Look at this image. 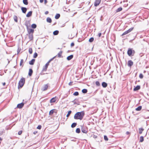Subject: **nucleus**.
<instances>
[{
    "label": "nucleus",
    "mask_w": 149,
    "mask_h": 149,
    "mask_svg": "<svg viewBox=\"0 0 149 149\" xmlns=\"http://www.w3.org/2000/svg\"><path fill=\"white\" fill-rule=\"evenodd\" d=\"M85 115L84 112L83 111L77 113L74 115V118L75 119L82 120Z\"/></svg>",
    "instance_id": "obj_1"
},
{
    "label": "nucleus",
    "mask_w": 149,
    "mask_h": 149,
    "mask_svg": "<svg viewBox=\"0 0 149 149\" xmlns=\"http://www.w3.org/2000/svg\"><path fill=\"white\" fill-rule=\"evenodd\" d=\"M25 79L24 78H22L19 82L18 88H21L24 85L25 83Z\"/></svg>",
    "instance_id": "obj_2"
},
{
    "label": "nucleus",
    "mask_w": 149,
    "mask_h": 149,
    "mask_svg": "<svg viewBox=\"0 0 149 149\" xmlns=\"http://www.w3.org/2000/svg\"><path fill=\"white\" fill-rule=\"evenodd\" d=\"M55 56H54L50 60H49L46 64L45 65V66L43 69V70L45 71L47 70V68L48 67V66L49 65V63L52 61L55 58Z\"/></svg>",
    "instance_id": "obj_3"
},
{
    "label": "nucleus",
    "mask_w": 149,
    "mask_h": 149,
    "mask_svg": "<svg viewBox=\"0 0 149 149\" xmlns=\"http://www.w3.org/2000/svg\"><path fill=\"white\" fill-rule=\"evenodd\" d=\"M81 131L84 133L86 134L88 132V129L86 127H83L81 128Z\"/></svg>",
    "instance_id": "obj_4"
},
{
    "label": "nucleus",
    "mask_w": 149,
    "mask_h": 149,
    "mask_svg": "<svg viewBox=\"0 0 149 149\" xmlns=\"http://www.w3.org/2000/svg\"><path fill=\"white\" fill-rule=\"evenodd\" d=\"M133 27L131 28L130 29H129L127 31H125L124 33H123L122 35V36H124L125 35L128 33L130 32L133 29Z\"/></svg>",
    "instance_id": "obj_5"
},
{
    "label": "nucleus",
    "mask_w": 149,
    "mask_h": 149,
    "mask_svg": "<svg viewBox=\"0 0 149 149\" xmlns=\"http://www.w3.org/2000/svg\"><path fill=\"white\" fill-rule=\"evenodd\" d=\"M127 53L128 55L130 56L133 53H135V52L134 50H132L131 49H129L128 50Z\"/></svg>",
    "instance_id": "obj_6"
},
{
    "label": "nucleus",
    "mask_w": 149,
    "mask_h": 149,
    "mask_svg": "<svg viewBox=\"0 0 149 149\" xmlns=\"http://www.w3.org/2000/svg\"><path fill=\"white\" fill-rule=\"evenodd\" d=\"M30 28H27L28 33V34H33L34 31V30Z\"/></svg>",
    "instance_id": "obj_7"
},
{
    "label": "nucleus",
    "mask_w": 149,
    "mask_h": 149,
    "mask_svg": "<svg viewBox=\"0 0 149 149\" xmlns=\"http://www.w3.org/2000/svg\"><path fill=\"white\" fill-rule=\"evenodd\" d=\"M25 25L26 27V28H30V23L29 21L26 20L25 22Z\"/></svg>",
    "instance_id": "obj_8"
},
{
    "label": "nucleus",
    "mask_w": 149,
    "mask_h": 149,
    "mask_svg": "<svg viewBox=\"0 0 149 149\" xmlns=\"http://www.w3.org/2000/svg\"><path fill=\"white\" fill-rule=\"evenodd\" d=\"M101 0H96L94 3V6H97L99 5Z\"/></svg>",
    "instance_id": "obj_9"
},
{
    "label": "nucleus",
    "mask_w": 149,
    "mask_h": 149,
    "mask_svg": "<svg viewBox=\"0 0 149 149\" xmlns=\"http://www.w3.org/2000/svg\"><path fill=\"white\" fill-rule=\"evenodd\" d=\"M133 64V62L131 60H129L128 61L127 65L130 67H131Z\"/></svg>",
    "instance_id": "obj_10"
},
{
    "label": "nucleus",
    "mask_w": 149,
    "mask_h": 149,
    "mask_svg": "<svg viewBox=\"0 0 149 149\" xmlns=\"http://www.w3.org/2000/svg\"><path fill=\"white\" fill-rule=\"evenodd\" d=\"M24 105V103H23L22 102L20 104H18L17 106V107L18 108L20 109L22 108L23 107Z\"/></svg>",
    "instance_id": "obj_11"
},
{
    "label": "nucleus",
    "mask_w": 149,
    "mask_h": 149,
    "mask_svg": "<svg viewBox=\"0 0 149 149\" xmlns=\"http://www.w3.org/2000/svg\"><path fill=\"white\" fill-rule=\"evenodd\" d=\"M48 87V86L47 85L45 84L43 87L42 90V91H45L47 89Z\"/></svg>",
    "instance_id": "obj_12"
},
{
    "label": "nucleus",
    "mask_w": 149,
    "mask_h": 149,
    "mask_svg": "<svg viewBox=\"0 0 149 149\" xmlns=\"http://www.w3.org/2000/svg\"><path fill=\"white\" fill-rule=\"evenodd\" d=\"M21 10L23 13H25L27 10V8L25 7H22Z\"/></svg>",
    "instance_id": "obj_13"
},
{
    "label": "nucleus",
    "mask_w": 149,
    "mask_h": 149,
    "mask_svg": "<svg viewBox=\"0 0 149 149\" xmlns=\"http://www.w3.org/2000/svg\"><path fill=\"white\" fill-rule=\"evenodd\" d=\"M30 40H33V34H28Z\"/></svg>",
    "instance_id": "obj_14"
},
{
    "label": "nucleus",
    "mask_w": 149,
    "mask_h": 149,
    "mask_svg": "<svg viewBox=\"0 0 149 149\" xmlns=\"http://www.w3.org/2000/svg\"><path fill=\"white\" fill-rule=\"evenodd\" d=\"M35 61V59H32L31 61H30L29 62V64L31 65H33Z\"/></svg>",
    "instance_id": "obj_15"
},
{
    "label": "nucleus",
    "mask_w": 149,
    "mask_h": 149,
    "mask_svg": "<svg viewBox=\"0 0 149 149\" xmlns=\"http://www.w3.org/2000/svg\"><path fill=\"white\" fill-rule=\"evenodd\" d=\"M32 14V11H30L26 15V17H29L31 16Z\"/></svg>",
    "instance_id": "obj_16"
},
{
    "label": "nucleus",
    "mask_w": 149,
    "mask_h": 149,
    "mask_svg": "<svg viewBox=\"0 0 149 149\" xmlns=\"http://www.w3.org/2000/svg\"><path fill=\"white\" fill-rule=\"evenodd\" d=\"M73 57V55H71L70 56L67 57V59L68 61H70L71 60Z\"/></svg>",
    "instance_id": "obj_17"
},
{
    "label": "nucleus",
    "mask_w": 149,
    "mask_h": 149,
    "mask_svg": "<svg viewBox=\"0 0 149 149\" xmlns=\"http://www.w3.org/2000/svg\"><path fill=\"white\" fill-rule=\"evenodd\" d=\"M102 86L103 88H106L107 86V84L105 82H103L102 83Z\"/></svg>",
    "instance_id": "obj_18"
},
{
    "label": "nucleus",
    "mask_w": 149,
    "mask_h": 149,
    "mask_svg": "<svg viewBox=\"0 0 149 149\" xmlns=\"http://www.w3.org/2000/svg\"><path fill=\"white\" fill-rule=\"evenodd\" d=\"M33 71L32 69H29V72L28 74L30 76H31L32 75V74L33 73Z\"/></svg>",
    "instance_id": "obj_19"
},
{
    "label": "nucleus",
    "mask_w": 149,
    "mask_h": 149,
    "mask_svg": "<svg viewBox=\"0 0 149 149\" xmlns=\"http://www.w3.org/2000/svg\"><path fill=\"white\" fill-rule=\"evenodd\" d=\"M140 88V86H137L134 89V91H136L139 90Z\"/></svg>",
    "instance_id": "obj_20"
},
{
    "label": "nucleus",
    "mask_w": 149,
    "mask_h": 149,
    "mask_svg": "<svg viewBox=\"0 0 149 149\" xmlns=\"http://www.w3.org/2000/svg\"><path fill=\"white\" fill-rule=\"evenodd\" d=\"M56 101V99H55V98L53 97L50 100V103H54Z\"/></svg>",
    "instance_id": "obj_21"
},
{
    "label": "nucleus",
    "mask_w": 149,
    "mask_h": 149,
    "mask_svg": "<svg viewBox=\"0 0 149 149\" xmlns=\"http://www.w3.org/2000/svg\"><path fill=\"white\" fill-rule=\"evenodd\" d=\"M47 22L49 23H51L52 22V20L51 18L50 17H48L46 19Z\"/></svg>",
    "instance_id": "obj_22"
},
{
    "label": "nucleus",
    "mask_w": 149,
    "mask_h": 149,
    "mask_svg": "<svg viewBox=\"0 0 149 149\" xmlns=\"http://www.w3.org/2000/svg\"><path fill=\"white\" fill-rule=\"evenodd\" d=\"M62 53V51H60L58 54L56 56H58V57L60 58L61 57V55Z\"/></svg>",
    "instance_id": "obj_23"
},
{
    "label": "nucleus",
    "mask_w": 149,
    "mask_h": 149,
    "mask_svg": "<svg viewBox=\"0 0 149 149\" xmlns=\"http://www.w3.org/2000/svg\"><path fill=\"white\" fill-rule=\"evenodd\" d=\"M139 133L141 134H142L143 131L144 130V129L142 128H139Z\"/></svg>",
    "instance_id": "obj_24"
},
{
    "label": "nucleus",
    "mask_w": 149,
    "mask_h": 149,
    "mask_svg": "<svg viewBox=\"0 0 149 149\" xmlns=\"http://www.w3.org/2000/svg\"><path fill=\"white\" fill-rule=\"evenodd\" d=\"M59 33V31L58 30H56L54 31L53 33V34L54 35H57Z\"/></svg>",
    "instance_id": "obj_25"
},
{
    "label": "nucleus",
    "mask_w": 149,
    "mask_h": 149,
    "mask_svg": "<svg viewBox=\"0 0 149 149\" xmlns=\"http://www.w3.org/2000/svg\"><path fill=\"white\" fill-rule=\"evenodd\" d=\"M144 140V138L143 136H141L139 138V141L142 142Z\"/></svg>",
    "instance_id": "obj_26"
},
{
    "label": "nucleus",
    "mask_w": 149,
    "mask_h": 149,
    "mask_svg": "<svg viewBox=\"0 0 149 149\" xmlns=\"http://www.w3.org/2000/svg\"><path fill=\"white\" fill-rule=\"evenodd\" d=\"M60 15L59 14H57L55 16V18L56 19H58L60 17Z\"/></svg>",
    "instance_id": "obj_27"
},
{
    "label": "nucleus",
    "mask_w": 149,
    "mask_h": 149,
    "mask_svg": "<svg viewBox=\"0 0 149 149\" xmlns=\"http://www.w3.org/2000/svg\"><path fill=\"white\" fill-rule=\"evenodd\" d=\"M141 108L142 107L141 106H139L136 109V110L137 111H139L141 110Z\"/></svg>",
    "instance_id": "obj_28"
},
{
    "label": "nucleus",
    "mask_w": 149,
    "mask_h": 149,
    "mask_svg": "<svg viewBox=\"0 0 149 149\" xmlns=\"http://www.w3.org/2000/svg\"><path fill=\"white\" fill-rule=\"evenodd\" d=\"M123 9L121 7H120L118 8L116 10V11L117 12H119L121 11Z\"/></svg>",
    "instance_id": "obj_29"
},
{
    "label": "nucleus",
    "mask_w": 149,
    "mask_h": 149,
    "mask_svg": "<svg viewBox=\"0 0 149 149\" xmlns=\"http://www.w3.org/2000/svg\"><path fill=\"white\" fill-rule=\"evenodd\" d=\"M23 3L26 5H27L28 4V0H23Z\"/></svg>",
    "instance_id": "obj_30"
},
{
    "label": "nucleus",
    "mask_w": 149,
    "mask_h": 149,
    "mask_svg": "<svg viewBox=\"0 0 149 149\" xmlns=\"http://www.w3.org/2000/svg\"><path fill=\"white\" fill-rule=\"evenodd\" d=\"M77 125L76 123H73L71 125V127L72 128H73L75 127Z\"/></svg>",
    "instance_id": "obj_31"
},
{
    "label": "nucleus",
    "mask_w": 149,
    "mask_h": 149,
    "mask_svg": "<svg viewBox=\"0 0 149 149\" xmlns=\"http://www.w3.org/2000/svg\"><path fill=\"white\" fill-rule=\"evenodd\" d=\"M82 92L83 93H85L87 92V90L86 89H84L82 90Z\"/></svg>",
    "instance_id": "obj_32"
},
{
    "label": "nucleus",
    "mask_w": 149,
    "mask_h": 149,
    "mask_svg": "<svg viewBox=\"0 0 149 149\" xmlns=\"http://www.w3.org/2000/svg\"><path fill=\"white\" fill-rule=\"evenodd\" d=\"M31 27L32 28L35 29L37 25L35 24H33L31 25Z\"/></svg>",
    "instance_id": "obj_33"
},
{
    "label": "nucleus",
    "mask_w": 149,
    "mask_h": 149,
    "mask_svg": "<svg viewBox=\"0 0 149 149\" xmlns=\"http://www.w3.org/2000/svg\"><path fill=\"white\" fill-rule=\"evenodd\" d=\"M54 110V109H52L50 111H49V114L50 115H52L53 113Z\"/></svg>",
    "instance_id": "obj_34"
},
{
    "label": "nucleus",
    "mask_w": 149,
    "mask_h": 149,
    "mask_svg": "<svg viewBox=\"0 0 149 149\" xmlns=\"http://www.w3.org/2000/svg\"><path fill=\"white\" fill-rule=\"evenodd\" d=\"M94 40V38L93 37H91L89 39V42H91L93 41Z\"/></svg>",
    "instance_id": "obj_35"
},
{
    "label": "nucleus",
    "mask_w": 149,
    "mask_h": 149,
    "mask_svg": "<svg viewBox=\"0 0 149 149\" xmlns=\"http://www.w3.org/2000/svg\"><path fill=\"white\" fill-rule=\"evenodd\" d=\"M76 132L77 133H79L80 132V130L79 128H77L76 129Z\"/></svg>",
    "instance_id": "obj_36"
},
{
    "label": "nucleus",
    "mask_w": 149,
    "mask_h": 149,
    "mask_svg": "<svg viewBox=\"0 0 149 149\" xmlns=\"http://www.w3.org/2000/svg\"><path fill=\"white\" fill-rule=\"evenodd\" d=\"M71 112H72V111H68V114H67V115H66V116L67 117H68L69 116L70 114H71Z\"/></svg>",
    "instance_id": "obj_37"
},
{
    "label": "nucleus",
    "mask_w": 149,
    "mask_h": 149,
    "mask_svg": "<svg viewBox=\"0 0 149 149\" xmlns=\"http://www.w3.org/2000/svg\"><path fill=\"white\" fill-rule=\"evenodd\" d=\"M104 140L106 141H108V139L106 135H104Z\"/></svg>",
    "instance_id": "obj_38"
},
{
    "label": "nucleus",
    "mask_w": 149,
    "mask_h": 149,
    "mask_svg": "<svg viewBox=\"0 0 149 149\" xmlns=\"http://www.w3.org/2000/svg\"><path fill=\"white\" fill-rule=\"evenodd\" d=\"M14 21L16 22H17V17L16 16H14Z\"/></svg>",
    "instance_id": "obj_39"
},
{
    "label": "nucleus",
    "mask_w": 149,
    "mask_h": 149,
    "mask_svg": "<svg viewBox=\"0 0 149 149\" xmlns=\"http://www.w3.org/2000/svg\"><path fill=\"white\" fill-rule=\"evenodd\" d=\"M79 94V93L78 92H75L73 93V95L75 96L78 95Z\"/></svg>",
    "instance_id": "obj_40"
},
{
    "label": "nucleus",
    "mask_w": 149,
    "mask_h": 149,
    "mask_svg": "<svg viewBox=\"0 0 149 149\" xmlns=\"http://www.w3.org/2000/svg\"><path fill=\"white\" fill-rule=\"evenodd\" d=\"M29 51L30 54H31L32 53V48H29Z\"/></svg>",
    "instance_id": "obj_41"
},
{
    "label": "nucleus",
    "mask_w": 149,
    "mask_h": 149,
    "mask_svg": "<svg viewBox=\"0 0 149 149\" xmlns=\"http://www.w3.org/2000/svg\"><path fill=\"white\" fill-rule=\"evenodd\" d=\"M95 84L97 86H100V83L98 81H96L95 82Z\"/></svg>",
    "instance_id": "obj_42"
},
{
    "label": "nucleus",
    "mask_w": 149,
    "mask_h": 149,
    "mask_svg": "<svg viewBox=\"0 0 149 149\" xmlns=\"http://www.w3.org/2000/svg\"><path fill=\"white\" fill-rule=\"evenodd\" d=\"M37 56V53L35 52L33 56V57L34 58H36Z\"/></svg>",
    "instance_id": "obj_43"
},
{
    "label": "nucleus",
    "mask_w": 149,
    "mask_h": 149,
    "mask_svg": "<svg viewBox=\"0 0 149 149\" xmlns=\"http://www.w3.org/2000/svg\"><path fill=\"white\" fill-rule=\"evenodd\" d=\"M24 62V60L23 59H21L20 62V65L21 66L22 65V63H23Z\"/></svg>",
    "instance_id": "obj_44"
},
{
    "label": "nucleus",
    "mask_w": 149,
    "mask_h": 149,
    "mask_svg": "<svg viewBox=\"0 0 149 149\" xmlns=\"http://www.w3.org/2000/svg\"><path fill=\"white\" fill-rule=\"evenodd\" d=\"M139 77L141 79H142L143 77V75L142 74H140L139 75Z\"/></svg>",
    "instance_id": "obj_45"
},
{
    "label": "nucleus",
    "mask_w": 149,
    "mask_h": 149,
    "mask_svg": "<svg viewBox=\"0 0 149 149\" xmlns=\"http://www.w3.org/2000/svg\"><path fill=\"white\" fill-rule=\"evenodd\" d=\"M76 100H74L72 102H74V104H77L76 102V101H75Z\"/></svg>",
    "instance_id": "obj_46"
},
{
    "label": "nucleus",
    "mask_w": 149,
    "mask_h": 149,
    "mask_svg": "<svg viewBox=\"0 0 149 149\" xmlns=\"http://www.w3.org/2000/svg\"><path fill=\"white\" fill-rule=\"evenodd\" d=\"M42 127V126L41 125H38V129H40Z\"/></svg>",
    "instance_id": "obj_47"
},
{
    "label": "nucleus",
    "mask_w": 149,
    "mask_h": 149,
    "mask_svg": "<svg viewBox=\"0 0 149 149\" xmlns=\"http://www.w3.org/2000/svg\"><path fill=\"white\" fill-rule=\"evenodd\" d=\"M22 133V131H19L18 132V134L19 135H21Z\"/></svg>",
    "instance_id": "obj_48"
},
{
    "label": "nucleus",
    "mask_w": 149,
    "mask_h": 149,
    "mask_svg": "<svg viewBox=\"0 0 149 149\" xmlns=\"http://www.w3.org/2000/svg\"><path fill=\"white\" fill-rule=\"evenodd\" d=\"M74 43L73 42H72L71 44V45H70V46L71 47H73V46H74Z\"/></svg>",
    "instance_id": "obj_49"
},
{
    "label": "nucleus",
    "mask_w": 149,
    "mask_h": 149,
    "mask_svg": "<svg viewBox=\"0 0 149 149\" xmlns=\"http://www.w3.org/2000/svg\"><path fill=\"white\" fill-rule=\"evenodd\" d=\"M73 83V82H70L68 84L69 86H72V83Z\"/></svg>",
    "instance_id": "obj_50"
},
{
    "label": "nucleus",
    "mask_w": 149,
    "mask_h": 149,
    "mask_svg": "<svg viewBox=\"0 0 149 149\" xmlns=\"http://www.w3.org/2000/svg\"><path fill=\"white\" fill-rule=\"evenodd\" d=\"M102 35V33H100L98 34V36L99 37H100Z\"/></svg>",
    "instance_id": "obj_51"
},
{
    "label": "nucleus",
    "mask_w": 149,
    "mask_h": 149,
    "mask_svg": "<svg viewBox=\"0 0 149 149\" xmlns=\"http://www.w3.org/2000/svg\"><path fill=\"white\" fill-rule=\"evenodd\" d=\"M49 13V12L48 11H46L45 13V15H47V14H48Z\"/></svg>",
    "instance_id": "obj_52"
},
{
    "label": "nucleus",
    "mask_w": 149,
    "mask_h": 149,
    "mask_svg": "<svg viewBox=\"0 0 149 149\" xmlns=\"http://www.w3.org/2000/svg\"><path fill=\"white\" fill-rule=\"evenodd\" d=\"M93 137L95 139L97 137V136H96L95 135H94L93 136Z\"/></svg>",
    "instance_id": "obj_53"
},
{
    "label": "nucleus",
    "mask_w": 149,
    "mask_h": 149,
    "mask_svg": "<svg viewBox=\"0 0 149 149\" xmlns=\"http://www.w3.org/2000/svg\"><path fill=\"white\" fill-rule=\"evenodd\" d=\"M47 2V0H44V3L46 4Z\"/></svg>",
    "instance_id": "obj_54"
},
{
    "label": "nucleus",
    "mask_w": 149,
    "mask_h": 149,
    "mask_svg": "<svg viewBox=\"0 0 149 149\" xmlns=\"http://www.w3.org/2000/svg\"><path fill=\"white\" fill-rule=\"evenodd\" d=\"M44 0H40V1L41 3H42L43 2Z\"/></svg>",
    "instance_id": "obj_55"
},
{
    "label": "nucleus",
    "mask_w": 149,
    "mask_h": 149,
    "mask_svg": "<svg viewBox=\"0 0 149 149\" xmlns=\"http://www.w3.org/2000/svg\"><path fill=\"white\" fill-rule=\"evenodd\" d=\"M37 133V131H36V132H33V134H35Z\"/></svg>",
    "instance_id": "obj_56"
},
{
    "label": "nucleus",
    "mask_w": 149,
    "mask_h": 149,
    "mask_svg": "<svg viewBox=\"0 0 149 149\" xmlns=\"http://www.w3.org/2000/svg\"><path fill=\"white\" fill-rule=\"evenodd\" d=\"M129 133H129V132H126V134H129Z\"/></svg>",
    "instance_id": "obj_57"
},
{
    "label": "nucleus",
    "mask_w": 149,
    "mask_h": 149,
    "mask_svg": "<svg viewBox=\"0 0 149 149\" xmlns=\"http://www.w3.org/2000/svg\"><path fill=\"white\" fill-rule=\"evenodd\" d=\"M5 84H6V83H5V82H4V83H3V86H4V85H5Z\"/></svg>",
    "instance_id": "obj_58"
},
{
    "label": "nucleus",
    "mask_w": 149,
    "mask_h": 149,
    "mask_svg": "<svg viewBox=\"0 0 149 149\" xmlns=\"http://www.w3.org/2000/svg\"><path fill=\"white\" fill-rule=\"evenodd\" d=\"M2 140V139L0 137V141H1Z\"/></svg>",
    "instance_id": "obj_59"
},
{
    "label": "nucleus",
    "mask_w": 149,
    "mask_h": 149,
    "mask_svg": "<svg viewBox=\"0 0 149 149\" xmlns=\"http://www.w3.org/2000/svg\"><path fill=\"white\" fill-rule=\"evenodd\" d=\"M35 109L36 110V108H35Z\"/></svg>",
    "instance_id": "obj_60"
}]
</instances>
